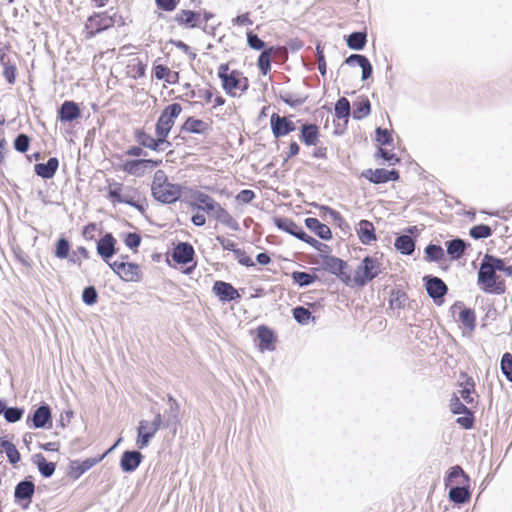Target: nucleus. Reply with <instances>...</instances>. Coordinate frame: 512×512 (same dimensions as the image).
<instances>
[{
  "label": "nucleus",
  "mask_w": 512,
  "mask_h": 512,
  "mask_svg": "<svg viewBox=\"0 0 512 512\" xmlns=\"http://www.w3.org/2000/svg\"><path fill=\"white\" fill-rule=\"evenodd\" d=\"M500 267V258L485 254L478 271V285L481 290L496 295L505 293V281L496 274Z\"/></svg>",
  "instance_id": "obj_1"
},
{
  "label": "nucleus",
  "mask_w": 512,
  "mask_h": 512,
  "mask_svg": "<svg viewBox=\"0 0 512 512\" xmlns=\"http://www.w3.org/2000/svg\"><path fill=\"white\" fill-rule=\"evenodd\" d=\"M182 112V107L179 103H172L167 105L160 113L156 124L155 133L157 137L167 140L168 135L175 123V120Z\"/></svg>",
  "instance_id": "obj_2"
},
{
  "label": "nucleus",
  "mask_w": 512,
  "mask_h": 512,
  "mask_svg": "<svg viewBox=\"0 0 512 512\" xmlns=\"http://www.w3.org/2000/svg\"><path fill=\"white\" fill-rule=\"evenodd\" d=\"M109 15L110 12L108 8L102 12H93L88 16L84 26L85 38L88 40L92 39L98 34L112 28L113 22H111V16Z\"/></svg>",
  "instance_id": "obj_3"
},
{
  "label": "nucleus",
  "mask_w": 512,
  "mask_h": 512,
  "mask_svg": "<svg viewBox=\"0 0 512 512\" xmlns=\"http://www.w3.org/2000/svg\"><path fill=\"white\" fill-rule=\"evenodd\" d=\"M163 426V418L160 412L155 414L153 421L141 420L137 428L136 445L139 449L146 448L157 431Z\"/></svg>",
  "instance_id": "obj_4"
},
{
  "label": "nucleus",
  "mask_w": 512,
  "mask_h": 512,
  "mask_svg": "<svg viewBox=\"0 0 512 512\" xmlns=\"http://www.w3.org/2000/svg\"><path fill=\"white\" fill-rule=\"evenodd\" d=\"M379 273L380 263L378 260L373 257L366 256L357 267L353 281L357 286L363 287L368 282L376 278Z\"/></svg>",
  "instance_id": "obj_5"
},
{
  "label": "nucleus",
  "mask_w": 512,
  "mask_h": 512,
  "mask_svg": "<svg viewBox=\"0 0 512 512\" xmlns=\"http://www.w3.org/2000/svg\"><path fill=\"white\" fill-rule=\"evenodd\" d=\"M217 76L221 80L222 89L231 97H235V90L239 86V76H242L240 70L234 69L229 72V64L222 63L218 67Z\"/></svg>",
  "instance_id": "obj_6"
},
{
  "label": "nucleus",
  "mask_w": 512,
  "mask_h": 512,
  "mask_svg": "<svg viewBox=\"0 0 512 512\" xmlns=\"http://www.w3.org/2000/svg\"><path fill=\"white\" fill-rule=\"evenodd\" d=\"M322 267L329 273L337 276L346 285L350 284L351 277L344 270L347 267V262L331 255H321Z\"/></svg>",
  "instance_id": "obj_7"
},
{
  "label": "nucleus",
  "mask_w": 512,
  "mask_h": 512,
  "mask_svg": "<svg viewBox=\"0 0 512 512\" xmlns=\"http://www.w3.org/2000/svg\"><path fill=\"white\" fill-rule=\"evenodd\" d=\"M427 294L433 299L434 303L441 305L448 292L446 283L439 277L427 275L423 277Z\"/></svg>",
  "instance_id": "obj_8"
},
{
  "label": "nucleus",
  "mask_w": 512,
  "mask_h": 512,
  "mask_svg": "<svg viewBox=\"0 0 512 512\" xmlns=\"http://www.w3.org/2000/svg\"><path fill=\"white\" fill-rule=\"evenodd\" d=\"M359 176L373 184H384L389 181H397L399 172L395 169L389 170L386 168L366 169Z\"/></svg>",
  "instance_id": "obj_9"
},
{
  "label": "nucleus",
  "mask_w": 512,
  "mask_h": 512,
  "mask_svg": "<svg viewBox=\"0 0 512 512\" xmlns=\"http://www.w3.org/2000/svg\"><path fill=\"white\" fill-rule=\"evenodd\" d=\"M270 128L273 136L276 139L284 137L296 130V124L285 116H280L278 113H273L270 117Z\"/></svg>",
  "instance_id": "obj_10"
},
{
  "label": "nucleus",
  "mask_w": 512,
  "mask_h": 512,
  "mask_svg": "<svg viewBox=\"0 0 512 512\" xmlns=\"http://www.w3.org/2000/svg\"><path fill=\"white\" fill-rule=\"evenodd\" d=\"M153 197L162 203H174L181 195L180 187L171 183H162L151 187Z\"/></svg>",
  "instance_id": "obj_11"
},
{
  "label": "nucleus",
  "mask_w": 512,
  "mask_h": 512,
  "mask_svg": "<svg viewBox=\"0 0 512 512\" xmlns=\"http://www.w3.org/2000/svg\"><path fill=\"white\" fill-rule=\"evenodd\" d=\"M34 492V482L30 479V477L25 478L15 486L14 500L16 503L20 504L24 509H26L32 501Z\"/></svg>",
  "instance_id": "obj_12"
},
{
  "label": "nucleus",
  "mask_w": 512,
  "mask_h": 512,
  "mask_svg": "<svg viewBox=\"0 0 512 512\" xmlns=\"http://www.w3.org/2000/svg\"><path fill=\"white\" fill-rule=\"evenodd\" d=\"M334 115L337 119L343 120L344 124L335 125L334 134L341 135L345 132L348 120L351 116V105L346 97H339L334 105Z\"/></svg>",
  "instance_id": "obj_13"
},
{
  "label": "nucleus",
  "mask_w": 512,
  "mask_h": 512,
  "mask_svg": "<svg viewBox=\"0 0 512 512\" xmlns=\"http://www.w3.org/2000/svg\"><path fill=\"white\" fill-rule=\"evenodd\" d=\"M135 139L141 147L150 148L154 151H164L167 147L171 146V143L167 140L157 136L154 138L143 129H137L135 131Z\"/></svg>",
  "instance_id": "obj_14"
},
{
  "label": "nucleus",
  "mask_w": 512,
  "mask_h": 512,
  "mask_svg": "<svg viewBox=\"0 0 512 512\" xmlns=\"http://www.w3.org/2000/svg\"><path fill=\"white\" fill-rule=\"evenodd\" d=\"M82 117L80 105L73 100H65L57 109V120L71 123Z\"/></svg>",
  "instance_id": "obj_15"
},
{
  "label": "nucleus",
  "mask_w": 512,
  "mask_h": 512,
  "mask_svg": "<svg viewBox=\"0 0 512 512\" xmlns=\"http://www.w3.org/2000/svg\"><path fill=\"white\" fill-rule=\"evenodd\" d=\"M174 21L186 29L202 27L201 11L181 9L174 16Z\"/></svg>",
  "instance_id": "obj_16"
},
{
  "label": "nucleus",
  "mask_w": 512,
  "mask_h": 512,
  "mask_svg": "<svg viewBox=\"0 0 512 512\" xmlns=\"http://www.w3.org/2000/svg\"><path fill=\"white\" fill-rule=\"evenodd\" d=\"M167 401L169 404V409L167 411L166 419L163 420V427L169 428L175 435L181 424L180 405L177 400L170 394L167 396Z\"/></svg>",
  "instance_id": "obj_17"
},
{
  "label": "nucleus",
  "mask_w": 512,
  "mask_h": 512,
  "mask_svg": "<svg viewBox=\"0 0 512 512\" xmlns=\"http://www.w3.org/2000/svg\"><path fill=\"white\" fill-rule=\"evenodd\" d=\"M11 48L10 44H5L0 48V64L3 68V77L6 82L13 85L16 82L17 67L15 62L7 55Z\"/></svg>",
  "instance_id": "obj_18"
},
{
  "label": "nucleus",
  "mask_w": 512,
  "mask_h": 512,
  "mask_svg": "<svg viewBox=\"0 0 512 512\" xmlns=\"http://www.w3.org/2000/svg\"><path fill=\"white\" fill-rule=\"evenodd\" d=\"M213 293L222 302L237 301L241 298L240 293L230 283L216 281L212 287Z\"/></svg>",
  "instance_id": "obj_19"
},
{
  "label": "nucleus",
  "mask_w": 512,
  "mask_h": 512,
  "mask_svg": "<svg viewBox=\"0 0 512 512\" xmlns=\"http://www.w3.org/2000/svg\"><path fill=\"white\" fill-rule=\"evenodd\" d=\"M143 455L137 450L124 451L120 459V467L123 472L132 473L141 464Z\"/></svg>",
  "instance_id": "obj_20"
},
{
  "label": "nucleus",
  "mask_w": 512,
  "mask_h": 512,
  "mask_svg": "<svg viewBox=\"0 0 512 512\" xmlns=\"http://www.w3.org/2000/svg\"><path fill=\"white\" fill-rule=\"evenodd\" d=\"M105 457V455H102L98 458H87L83 461L79 460H73L70 462L69 468L70 472L69 475L73 479H78L82 474H84L86 471L91 469L93 466L98 464L102 459Z\"/></svg>",
  "instance_id": "obj_21"
},
{
  "label": "nucleus",
  "mask_w": 512,
  "mask_h": 512,
  "mask_svg": "<svg viewBox=\"0 0 512 512\" xmlns=\"http://www.w3.org/2000/svg\"><path fill=\"white\" fill-rule=\"evenodd\" d=\"M115 244H116V239L113 237V235L111 233H106L97 242V253L102 257V259L106 263H108L109 259L116 252Z\"/></svg>",
  "instance_id": "obj_22"
},
{
  "label": "nucleus",
  "mask_w": 512,
  "mask_h": 512,
  "mask_svg": "<svg viewBox=\"0 0 512 512\" xmlns=\"http://www.w3.org/2000/svg\"><path fill=\"white\" fill-rule=\"evenodd\" d=\"M194 248L187 242L177 244L172 252L173 260L178 264H188L193 260Z\"/></svg>",
  "instance_id": "obj_23"
},
{
  "label": "nucleus",
  "mask_w": 512,
  "mask_h": 512,
  "mask_svg": "<svg viewBox=\"0 0 512 512\" xmlns=\"http://www.w3.org/2000/svg\"><path fill=\"white\" fill-rule=\"evenodd\" d=\"M319 135V127L316 124L303 123L300 127L299 139L306 146H316Z\"/></svg>",
  "instance_id": "obj_24"
},
{
  "label": "nucleus",
  "mask_w": 512,
  "mask_h": 512,
  "mask_svg": "<svg viewBox=\"0 0 512 512\" xmlns=\"http://www.w3.org/2000/svg\"><path fill=\"white\" fill-rule=\"evenodd\" d=\"M51 409L49 405L43 404L39 406L31 417L32 426L36 429L45 428L47 424L51 425Z\"/></svg>",
  "instance_id": "obj_25"
},
{
  "label": "nucleus",
  "mask_w": 512,
  "mask_h": 512,
  "mask_svg": "<svg viewBox=\"0 0 512 512\" xmlns=\"http://www.w3.org/2000/svg\"><path fill=\"white\" fill-rule=\"evenodd\" d=\"M192 197L194 201L197 202V204L193 203L192 205L194 207H197L198 209L207 212L209 215H211L219 206L218 202H216L211 196L203 192L197 191L192 195Z\"/></svg>",
  "instance_id": "obj_26"
},
{
  "label": "nucleus",
  "mask_w": 512,
  "mask_h": 512,
  "mask_svg": "<svg viewBox=\"0 0 512 512\" xmlns=\"http://www.w3.org/2000/svg\"><path fill=\"white\" fill-rule=\"evenodd\" d=\"M371 113V102L367 96H360L353 102L351 115L354 120H362Z\"/></svg>",
  "instance_id": "obj_27"
},
{
  "label": "nucleus",
  "mask_w": 512,
  "mask_h": 512,
  "mask_svg": "<svg viewBox=\"0 0 512 512\" xmlns=\"http://www.w3.org/2000/svg\"><path fill=\"white\" fill-rule=\"evenodd\" d=\"M274 224L278 229L289 233L290 235L296 237L297 239H299L300 236H303L302 233L304 232V230L302 229V227L297 225L290 218L275 217Z\"/></svg>",
  "instance_id": "obj_28"
},
{
  "label": "nucleus",
  "mask_w": 512,
  "mask_h": 512,
  "mask_svg": "<svg viewBox=\"0 0 512 512\" xmlns=\"http://www.w3.org/2000/svg\"><path fill=\"white\" fill-rule=\"evenodd\" d=\"M305 225L311 232L315 233L320 239H332V232L330 228L326 224L321 223L317 218H306Z\"/></svg>",
  "instance_id": "obj_29"
},
{
  "label": "nucleus",
  "mask_w": 512,
  "mask_h": 512,
  "mask_svg": "<svg viewBox=\"0 0 512 512\" xmlns=\"http://www.w3.org/2000/svg\"><path fill=\"white\" fill-rule=\"evenodd\" d=\"M345 42L349 49L355 51H362L366 47L367 44V32L363 31H353L347 36H345Z\"/></svg>",
  "instance_id": "obj_30"
},
{
  "label": "nucleus",
  "mask_w": 512,
  "mask_h": 512,
  "mask_svg": "<svg viewBox=\"0 0 512 512\" xmlns=\"http://www.w3.org/2000/svg\"><path fill=\"white\" fill-rule=\"evenodd\" d=\"M209 124L193 116L188 117L181 126V130L193 134H206L209 131Z\"/></svg>",
  "instance_id": "obj_31"
},
{
  "label": "nucleus",
  "mask_w": 512,
  "mask_h": 512,
  "mask_svg": "<svg viewBox=\"0 0 512 512\" xmlns=\"http://www.w3.org/2000/svg\"><path fill=\"white\" fill-rule=\"evenodd\" d=\"M356 231L362 244L368 245L376 240L374 225L368 220H361Z\"/></svg>",
  "instance_id": "obj_32"
},
{
  "label": "nucleus",
  "mask_w": 512,
  "mask_h": 512,
  "mask_svg": "<svg viewBox=\"0 0 512 512\" xmlns=\"http://www.w3.org/2000/svg\"><path fill=\"white\" fill-rule=\"evenodd\" d=\"M257 338L260 341L261 350H274L273 343L276 340L274 332L267 326L261 325L257 328Z\"/></svg>",
  "instance_id": "obj_33"
},
{
  "label": "nucleus",
  "mask_w": 512,
  "mask_h": 512,
  "mask_svg": "<svg viewBox=\"0 0 512 512\" xmlns=\"http://www.w3.org/2000/svg\"><path fill=\"white\" fill-rule=\"evenodd\" d=\"M211 216H213L218 222L229 227L233 231H238L240 229L238 222L220 204L218 208H216L215 211L211 214Z\"/></svg>",
  "instance_id": "obj_34"
},
{
  "label": "nucleus",
  "mask_w": 512,
  "mask_h": 512,
  "mask_svg": "<svg viewBox=\"0 0 512 512\" xmlns=\"http://www.w3.org/2000/svg\"><path fill=\"white\" fill-rule=\"evenodd\" d=\"M447 253L452 260L460 259L467 248V243L460 238H455L447 241L446 243Z\"/></svg>",
  "instance_id": "obj_35"
},
{
  "label": "nucleus",
  "mask_w": 512,
  "mask_h": 512,
  "mask_svg": "<svg viewBox=\"0 0 512 512\" xmlns=\"http://www.w3.org/2000/svg\"><path fill=\"white\" fill-rule=\"evenodd\" d=\"M32 460L33 463L37 465L38 470L43 477L49 478L54 474L56 464L53 462H48L43 454L37 453L33 455Z\"/></svg>",
  "instance_id": "obj_36"
},
{
  "label": "nucleus",
  "mask_w": 512,
  "mask_h": 512,
  "mask_svg": "<svg viewBox=\"0 0 512 512\" xmlns=\"http://www.w3.org/2000/svg\"><path fill=\"white\" fill-rule=\"evenodd\" d=\"M470 491L463 484L453 486L449 490V499L456 504H464L470 499Z\"/></svg>",
  "instance_id": "obj_37"
},
{
  "label": "nucleus",
  "mask_w": 512,
  "mask_h": 512,
  "mask_svg": "<svg viewBox=\"0 0 512 512\" xmlns=\"http://www.w3.org/2000/svg\"><path fill=\"white\" fill-rule=\"evenodd\" d=\"M120 278L126 282H139L142 279V273L139 265L127 262Z\"/></svg>",
  "instance_id": "obj_38"
},
{
  "label": "nucleus",
  "mask_w": 512,
  "mask_h": 512,
  "mask_svg": "<svg viewBox=\"0 0 512 512\" xmlns=\"http://www.w3.org/2000/svg\"><path fill=\"white\" fill-rule=\"evenodd\" d=\"M58 165L59 162H38L34 167V171L39 177L50 179L55 175Z\"/></svg>",
  "instance_id": "obj_39"
},
{
  "label": "nucleus",
  "mask_w": 512,
  "mask_h": 512,
  "mask_svg": "<svg viewBox=\"0 0 512 512\" xmlns=\"http://www.w3.org/2000/svg\"><path fill=\"white\" fill-rule=\"evenodd\" d=\"M275 49L273 46H270L266 51H262L257 59V66L260 73L263 76H266L271 70V57L274 53Z\"/></svg>",
  "instance_id": "obj_40"
},
{
  "label": "nucleus",
  "mask_w": 512,
  "mask_h": 512,
  "mask_svg": "<svg viewBox=\"0 0 512 512\" xmlns=\"http://www.w3.org/2000/svg\"><path fill=\"white\" fill-rule=\"evenodd\" d=\"M0 449L6 453L8 461L11 464L14 465L20 461V453L16 446L4 437L0 438Z\"/></svg>",
  "instance_id": "obj_41"
},
{
  "label": "nucleus",
  "mask_w": 512,
  "mask_h": 512,
  "mask_svg": "<svg viewBox=\"0 0 512 512\" xmlns=\"http://www.w3.org/2000/svg\"><path fill=\"white\" fill-rule=\"evenodd\" d=\"M394 246L404 255H411L415 250V242L409 235L398 236L395 240Z\"/></svg>",
  "instance_id": "obj_42"
},
{
  "label": "nucleus",
  "mask_w": 512,
  "mask_h": 512,
  "mask_svg": "<svg viewBox=\"0 0 512 512\" xmlns=\"http://www.w3.org/2000/svg\"><path fill=\"white\" fill-rule=\"evenodd\" d=\"M409 300L406 292L402 290H392L389 299V306L392 309H404Z\"/></svg>",
  "instance_id": "obj_43"
},
{
  "label": "nucleus",
  "mask_w": 512,
  "mask_h": 512,
  "mask_svg": "<svg viewBox=\"0 0 512 512\" xmlns=\"http://www.w3.org/2000/svg\"><path fill=\"white\" fill-rule=\"evenodd\" d=\"M110 19L112 23V27H123L129 23H132V19L129 18L128 15H124L119 7H110Z\"/></svg>",
  "instance_id": "obj_44"
},
{
  "label": "nucleus",
  "mask_w": 512,
  "mask_h": 512,
  "mask_svg": "<svg viewBox=\"0 0 512 512\" xmlns=\"http://www.w3.org/2000/svg\"><path fill=\"white\" fill-rule=\"evenodd\" d=\"M70 249H71L70 242L66 238L61 237L57 240V242L55 244L54 255L56 258H59V259H68L69 260V257L71 254Z\"/></svg>",
  "instance_id": "obj_45"
},
{
  "label": "nucleus",
  "mask_w": 512,
  "mask_h": 512,
  "mask_svg": "<svg viewBox=\"0 0 512 512\" xmlns=\"http://www.w3.org/2000/svg\"><path fill=\"white\" fill-rule=\"evenodd\" d=\"M247 37V45L255 50V51H266L269 47L267 46V43L262 40L258 34L254 33L251 30H248L246 33Z\"/></svg>",
  "instance_id": "obj_46"
},
{
  "label": "nucleus",
  "mask_w": 512,
  "mask_h": 512,
  "mask_svg": "<svg viewBox=\"0 0 512 512\" xmlns=\"http://www.w3.org/2000/svg\"><path fill=\"white\" fill-rule=\"evenodd\" d=\"M293 281L300 287H306L314 283L318 277L315 274H310L302 271H294L291 275Z\"/></svg>",
  "instance_id": "obj_47"
},
{
  "label": "nucleus",
  "mask_w": 512,
  "mask_h": 512,
  "mask_svg": "<svg viewBox=\"0 0 512 512\" xmlns=\"http://www.w3.org/2000/svg\"><path fill=\"white\" fill-rule=\"evenodd\" d=\"M458 478L462 479V481L457 482L458 484H464V482H468L469 480L468 475L463 471V469L460 466L456 465L450 469L448 476L445 479L446 486L456 482Z\"/></svg>",
  "instance_id": "obj_48"
},
{
  "label": "nucleus",
  "mask_w": 512,
  "mask_h": 512,
  "mask_svg": "<svg viewBox=\"0 0 512 512\" xmlns=\"http://www.w3.org/2000/svg\"><path fill=\"white\" fill-rule=\"evenodd\" d=\"M459 319L462 324L469 329V331H473L476 327V316L475 312L471 308H464L459 315Z\"/></svg>",
  "instance_id": "obj_49"
},
{
  "label": "nucleus",
  "mask_w": 512,
  "mask_h": 512,
  "mask_svg": "<svg viewBox=\"0 0 512 512\" xmlns=\"http://www.w3.org/2000/svg\"><path fill=\"white\" fill-rule=\"evenodd\" d=\"M279 98L289 107L295 108L298 107L306 102L308 99V95L302 96V97H296L294 98L293 94L290 92H283L281 91L279 93Z\"/></svg>",
  "instance_id": "obj_50"
},
{
  "label": "nucleus",
  "mask_w": 512,
  "mask_h": 512,
  "mask_svg": "<svg viewBox=\"0 0 512 512\" xmlns=\"http://www.w3.org/2000/svg\"><path fill=\"white\" fill-rule=\"evenodd\" d=\"M31 139L25 133L16 135L13 141V148L20 153H25L29 150Z\"/></svg>",
  "instance_id": "obj_51"
},
{
  "label": "nucleus",
  "mask_w": 512,
  "mask_h": 512,
  "mask_svg": "<svg viewBox=\"0 0 512 512\" xmlns=\"http://www.w3.org/2000/svg\"><path fill=\"white\" fill-rule=\"evenodd\" d=\"M426 258L429 261L437 262L444 258V250L441 246L435 244H429L425 248Z\"/></svg>",
  "instance_id": "obj_52"
},
{
  "label": "nucleus",
  "mask_w": 512,
  "mask_h": 512,
  "mask_svg": "<svg viewBox=\"0 0 512 512\" xmlns=\"http://www.w3.org/2000/svg\"><path fill=\"white\" fill-rule=\"evenodd\" d=\"M375 139L381 146H388L393 142L392 131L387 128L377 127Z\"/></svg>",
  "instance_id": "obj_53"
},
{
  "label": "nucleus",
  "mask_w": 512,
  "mask_h": 512,
  "mask_svg": "<svg viewBox=\"0 0 512 512\" xmlns=\"http://www.w3.org/2000/svg\"><path fill=\"white\" fill-rule=\"evenodd\" d=\"M475 383L471 377L466 378L465 385L459 390V397H461L467 404L473 403L474 399L471 394L474 392Z\"/></svg>",
  "instance_id": "obj_54"
},
{
  "label": "nucleus",
  "mask_w": 512,
  "mask_h": 512,
  "mask_svg": "<svg viewBox=\"0 0 512 512\" xmlns=\"http://www.w3.org/2000/svg\"><path fill=\"white\" fill-rule=\"evenodd\" d=\"M469 235L476 240L488 238L492 235V229L485 224L476 225L470 229Z\"/></svg>",
  "instance_id": "obj_55"
},
{
  "label": "nucleus",
  "mask_w": 512,
  "mask_h": 512,
  "mask_svg": "<svg viewBox=\"0 0 512 512\" xmlns=\"http://www.w3.org/2000/svg\"><path fill=\"white\" fill-rule=\"evenodd\" d=\"M89 258H90L89 251L85 247L79 246L76 250L71 252L70 257H69V262L74 265L81 266L82 259H89Z\"/></svg>",
  "instance_id": "obj_56"
},
{
  "label": "nucleus",
  "mask_w": 512,
  "mask_h": 512,
  "mask_svg": "<svg viewBox=\"0 0 512 512\" xmlns=\"http://www.w3.org/2000/svg\"><path fill=\"white\" fill-rule=\"evenodd\" d=\"M24 409L19 407H6L4 418L8 423H16L23 417Z\"/></svg>",
  "instance_id": "obj_57"
},
{
  "label": "nucleus",
  "mask_w": 512,
  "mask_h": 512,
  "mask_svg": "<svg viewBox=\"0 0 512 512\" xmlns=\"http://www.w3.org/2000/svg\"><path fill=\"white\" fill-rule=\"evenodd\" d=\"M293 317L299 324H307L312 314L309 309L303 306H297L293 309Z\"/></svg>",
  "instance_id": "obj_58"
},
{
  "label": "nucleus",
  "mask_w": 512,
  "mask_h": 512,
  "mask_svg": "<svg viewBox=\"0 0 512 512\" xmlns=\"http://www.w3.org/2000/svg\"><path fill=\"white\" fill-rule=\"evenodd\" d=\"M450 409L453 414H470V410L460 401V397L456 393L450 400Z\"/></svg>",
  "instance_id": "obj_59"
},
{
  "label": "nucleus",
  "mask_w": 512,
  "mask_h": 512,
  "mask_svg": "<svg viewBox=\"0 0 512 512\" xmlns=\"http://www.w3.org/2000/svg\"><path fill=\"white\" fill-rule=\"evenodd\" d=\"M98 292L94 286H87L83 289L82 292V301L88 305L92 306L97 303Z\"/></svg>",
  "instance_id": "obj_60"
},
{
  "label": "nucleus",
  "mask_w": 512,
  "mask_h": 512,
  "mask_svg": "<svg viewBox=\"0 0 512 512\" xmlns=\"http://www.w3.org/2000/svg\"><path fill=\"white\" fill-rule=\"evenodd\" d=\"M501 370L507 380L512 382V354L507 352L502 356Z\"/></svg>",
  "instance_id": "obj_61"
},
{
  "label": "nucleus",
  "mask_w": 512,
  "mask_h": 512,
  "mask_svg": "<svg viewBox=\"0 0 512 512\" xmlns=\"http://www.w3.org/2000/svg\"><path fill=\"white\" fill-rule=\"evenodd\" d=\"M157 9L164 12H173L181 0H154Z\"/></svg>",
  "instance_id": "obj_62"
},
{
  "label": "nucleus",
  "mask_w": 512,
  "mask_h": 512,
  "mask_svg": "<svg viewBox=\"0 0 512 512\" xmlns=\"http://www.w3.org/2000/svg\"><path fill=\"white\" fill-rule=\"evenodd\" d=\"M170 73L169 67L163 64H153L152 67V77H155L157 80H164Z\"/></svg>",
  "instance_id": "obj_63"
},
{
  "label": "nucleus",
  "mask_w": 512,
  "mask_h": 512,
  "mask_svg": "<svg viewBox=\"0 0 512 512\" xmlns=\"http://www.w3.org/2000/svg\"><path fill=\"white\" fill-rule=\"evenodd\" d=\"M125 245L130 249H136L141 243V236L138 233L130 232L125 235Z\"/></svg>",
  "instance_id": "obj_64"
}]
</instances>
